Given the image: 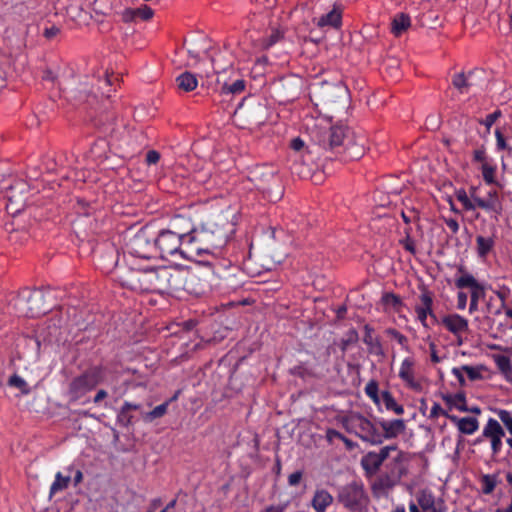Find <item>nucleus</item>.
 Returning a JSON list of instances; mask_svg holds the SVG:
<instances>
[{
    "label": "nucleus",
    "mask_w": 512,
    "mask_h": 512,
    "mask_svg": "<svg viewBox=\"0 0 512 512\" xmlns=\"http://www.w3.org/2000/svg\"><path fill=\"white\" fill-rule=\"evenodd\" d=\"M403 457L404 453L395 445L384 446L378 452L370 451L361 457L360 466L366 478L375 477L371 484L374 495H385L400 482L406 473Z\"/></svg>",
    "instance_id": "f257e3e1"
},
{
    "label": "nucleus",
    "mask_w": 512,
    "mask_h": 512,
    "mask_svg": "<svg viewBox=\"0 0 512 512\" xmlns=\"http://www.w3.org/2000/svg\"><path fill=\"white\" fill-rule=\"evenodd\" d=\"M319 143L326 149L342 153L344 160H358L365 153V138L356 135L343 125L332 126L319 136Z\"/></svg>",
    "instance_id": "f03ea898"
},
{
    "label": "nucleus",
    "mask_w": 512,
    "mask_h": 512,
    "mask_svg": "<svg viewBox=\"0 0 512 512\" xmlns=\"http://www.w3.org/2000/svg\"><path fill=\"white\" fill-rule=\"evenodd\" d=\"M162 274L163 267L157 269L136 268L124 284L133 290L164 293Z\"/></svg>",
    "instance_id": "7ed1b4c3"
},
{
    "label": "nucleus",
    "mask_w": 512,
    "mask_h": 512,
    "mask_svg": "<svg viewBox=\"0 0 512 512\" xmlns=\"http://www.w3.org/2000/svg\"><path fill=\"white\" fill-rule=\"evenodd\" d=\"M47 293L41 289L22 290L13 300V306L19 316L37 317L47 310Z\"/></svg>",
    "instance_id": "20e7f679"
},
{
    "label": "nucleus",
    "mask_w": 512,
    "mask_h": 512,
    "mask_svg": "<svg viewBox=\"0 0 512 512\" xmlns=\"http://www.w3.org/2000/svg\"><path fill=\"white\" fill-rule=\"evenodd\" d=\"M343 424L347 431L354 433L362 441L371 445H380V430L369 419L359 413H352L347 416Z\"/></svg>",
    "instance_id": "39448f33"
},
{
    "label": "nucleus",
    "mask_w": 512,
    "mask_h": 512,
    "mask_svg": "<svg viewBox=\"0 0 512 512\" xmlns=\"http://www.w3.org/2000/svg\"><path fill=\"white\" fill-rule=\"evenodd\" d=\"M337 500L352 512H361L366 508L369 497L362 481H352L339 488Z\"/></svg>",
    "instance_id": "423d86ee"
},
{
    "label": "nucleus",
    "mask_w": 512,
    "mask_h": 512,
    "mask_svg": "<svg viewBox=\"0 0 512 512\" xmlns=\"http://www.w3.org/2000/svg\"><path fill=\"white\" fill-rule=\"evenodd\" d=\"M179 226H191L190 222L183 218H176L171 222L168 229L159 232L154 238L156 250L162 255H174L181 251V241L179 237Z\"/></svg>",
    "instance_id": "0eeeda50"
},
{
    "label": "nucleus",
    "mask_w": 512,
    "mask_h": 512,
    "mask_svg": "<svg viewBox=\"0 0 512 512\" xmlns=\"http://www.w3.org/2000/svg\"><path fill=\"white\" fill-rule=\"evenodd\" d=\"M104 378L105 371L102 367H92L71 381L69 393L73 399H78L94 389Z\"/></svg>",
    "instance_id": "6e6552de"
},
{
    "label": "nucleus",
    "mask_w": 512,
    "mask_h": 512,
    "mask_svg": "<svg viewBox=\"0 0 512 512\" xmlns=\"http://www.w3.org/2000/svg\"><path fill=\"white\" fill-rule=\"evenodd\" d=\"M127 253L135 258L149 259L156 250L154 237L145 228L140 229L126 244Z\"/></svg>",
    "instance_id": "1a4fd4ad"
},
{
    "label": "nucleus",
    "mask_w": 512,
    "mask_h": 512,
    "mask_svg": "<svg viewBox=\"0 0 512 512\" xmlns=\"http://www.w3.org/2000/svg\"><path fill=\"white\" fill-rule=\"evenodd\" d=\"M416 502L409 503V512H445L442 498L436 497L429 489H421L415 494Z\"/></svg>",
    "instance_id": "9d476101"
},
{
    "label": "nucleus",
    "mask_w": 512,
    "mask_h": 512,
    "mask_svg": "<svg viewBox=\"0 0 512 512\" xmlns=\"http://www.w3.org/2000/svg\"><path fill=\"white\" fill-rule=\"evenodd\" d=\"M504 437L505 430L503 426L496 419L489 418L477 441L481 442L483 439L487 440L490 444L492 457H497L502 451Z\"/></svg>",
    "instance_id": "9b49d317"
},
{
    "label": "nucleus",
    "mask_w": 512,
    "mask_h": 512,
    "mask_svg": "<svg viewBox=\"0 0 512 512\" xmlns=\"http://www.w3.org/2000/svg\"><path fill=\"white\" fill-rule=\"evenodd\" d=\"M415 359L406 357L402 360L398 376L405 386L413 391L420 392L423 388L421 379L416 374Z\"/></svg>",
    "instance_id": "f8f14e48"
},
{
    "label": "nucleus",
    "mask_w": 512,
    "mask_h": 512,
    "mask_svg": "<svg viewBox=\"0 0 512 512\" xmlns=\"http://www.w3.org/2000/svg\"><path fill=\"white\" fill-rule=\"evenodd\" d=\"M342 11V4L333 1L332 8L319 17H315L313 21L320 28L337 29L342 24Z\"/></svg>",
    "instance_id": "ddd939ff"
},
{
    "label": "nucleus",
    "mask_w": 512,
    "mask_h": 512,
    "mask_svg": "<svg viewBox=\"0 0 512 512\" xmlns=\"http://www.w3.org/2000/svg\"><path fill=\"white\" fill-rule=\"evenodd\" d=\"M162 275L163 286H165L164 293H172L178 292L180 290H187L184 272L169 267H163Z\"/></svg>",
    "instance_id": "4468645a"
},
{
    "label": "nucleus",
    "mask_w": 512,
    "mask_h": 512,
    "mask_svg": "<svg viewBox=\"0 0 512 512\" xmlns=\"http://www.w3.org/2000/svg\"><path fill=\"white\" fill-rule=\"evenodd\" d=\"M162 275L163 286H165L164 293H172L178 292L180 290H187L184 272L169 267H163Z\"/></svg>",
    "instance_id": "2eb2a0df"
},
{
    "label": "nucleus",
    "mask_w": 512,
    "mask_h": 512,
    "mask_svg": "<svg viewBox=\"0 0 512 512\" xmlns=\"http://www.w3.org/2000/svg\"><path fill=\"white\" fill-rule=\"evenodd\" d=\"M414 310L417 320L422 324L423 327L428 328V316L435 318V314L433 312V295L430 291L426 289L423 290L419 296V303L415 305Z\"/></svg>",
    "instance_id": "dca6fc26"
},
{
    "label": "nucleus",
    "mask_w": 512,
    "mask_h": 512,
    "mask_svg": "<svg viewBox=\"0 0 512 512\" xmlns=\"http://www.w3.org/2000/svg\"><path fill=\"white\" fill-rule=\"evenodd\" d=\"M382 431H380L381 444L384 440L394 439L402 434L406 429V424L403 419H394L390 421L381 420L379 422Z\"/></svg>",
    "instance_id": "f3484780"
},
{
    "label": "nucleus",
    "mask_w": 512,
    "mask_h": 512,
    "mask_svg": "<svg viewBox=\"0 0 512 512\" xmlns=\"http://www.w3.org/2000/svg\"><path fill=\"white\" fill-rule=\"evenodd\" d=\"M443 326L452 334L460 337L469 329L468 320L459 314H449L442 318Z\"/></svg>",
    "instance_id": "a211bd4d"
},
{
    "label": "nucleus",
    "mask_w": 512,
    "mask_h": 512,
    "mask_svg": "<svg viewBox=\"0 0 512 512\" xmlns=\"http://www.w3.org/2000/svg\"><path fill=\"white\" fill-rule=\"evenodd\" d=\"M188 45L187 53L190 56L188 61L189 66H194L201 53L208 54L210 48V41L206 37H200L197 41L186 42Z\"/></svg>",
    "instance_id": "6ab92c4d"
},
{
    "label": "nucleus",
    "mask_w": 512,
    "mask_h": 512,
    "mask_svg": "<svg viewBox=\"0 0 512 512\" xmlns=\"http://www.w3.org/2000/svg\"><path fill=\"white\" fill-rule=\"evenodd\" d=\"M477 206L486 211H492L496 214H501L502 203L496 190H490L487 193L486 199H478Z\"/></svg>",
    "instance_id": "aec40b11"
},
{
    "label": "nucleus",
    "mask_w": 512,
    "mask_h": 512,
    "mask_svg": "<svg viewBox=\"0 0 512 512\" xmlns=\"http://www.w3.org/2000/svg\"><path fill=\"white\" fill-rule=\"evenodd\" d=\"M333 503V496L325 489H317L311 500V506L316 512H326Z\"/></svg>",
    "instance_id": "412c9836"
},
{
    "label": "nucleus",
    "mask_w": 512,
    "mask_h": 512,
    "mask_svg": "<svg viewBox=\"0 0 512 512\" xmlns=\"http://www.w3.org/2000/svg\"><path fill=\"white\" fill-rule=\"evenodd\" d=\"M449 419L456 424L458 430L465 435L474 434L479 428V421L474 417L449 416Z\"/></svg>",
    "instance_id": "4be33fe9"
},
{
    "label": "nucleus",
    "mask_w": 512,
    "mask_h": 512,
    "mask_svg": "<svg viewBox=\"0 0 512 512\" xmlns=\"http://www.w3.org/2000/svg\"><path fill=\"white\" fill-rule=\"evenodd\" d=\"M474 72L470 71L467 74L458 73L453 76L452 84L460 93H467L469 88L474 86L473 81Z\"/></svg>",
    "instance_id": "5701e85b"
},
{
    "label": "nucleus",
    "mask_w": 512,
    "mask_h": 512,
    "mask_svg": "<svg viewBox=\"0 0 512 512\" xmlns=\"http://www.w3.org/2000/svg\"><path fill=\"white\" fill-rule=\"evenodd\" d=\"M494 362L507 382H512V364L509 357L505 355H494Z\"/></svg>",
    "instance_id": "b1692460"
},
{
    "label": "nucleus",
    "mask_w": 512,
    "mask_h": 512,
    "mask_svg": "<svg viewBox=\"0 0 512 512\" xmlns=\"http://www.w3.org/2000/svg\"><path fill=\"white\" fill-rule=\"evenodd\" d=\"M411 25L410 17L407 14H396L391 22V30L395 36H400Z\"/></svg>",
    "instance_id": "393cba45"
},
{
    "label": "nucleus",
    "mask_w": 512,
    "mask_h": 512,
    "mask_svg": "<svg viewBox=\"0 0 512 512\" xmlns=\"http://www.w3.org/2000/svg\"><path fill=\"white\" fill-rule=\"evenodd\" d=\"M459 272H461V276L458 277L455 281V285L459 289L463 288H470L471 291L473 290H480L481 287H483L472 274L463 272L462 267L459 268Z\"/></svg>",
    "instance_id": "a878e982"
},
{
    "label": "nucleus",
    "mask_w": 512,
    "mask_h": 512,
    "mask_svg": "<svg viewBox=\"0 0 512 512\" xmlns=\"http://www.w3.org/2000/svg\"><path fill=\"white\" fill-rule=\"evenodd\" d=\"M176 82L178 87L185 92L194 90L198 85L196 76L190 72L180 74L177 77Z\"/></svg>",
    "instance_id": "bb28decb"
},
{
    "label": "nucleus",
    "mask_w": 512,
    "mask_h": 512,
    "mask_svg": "<svg viewBox=\"0 0 512 512\" xmlns=\"http://www.w3.org/2000/svg\"><path fill=\"white\" fill-rule=\"evenodd\" d=\"M381 401L387 410H391L397 415H402L404 413V407L396 402L395 398L389 391L386 390L381 393Z\"/></svg>",
    "instance_id": "cd10ccee"
},
{
    "label": "nucleus",
    "mask_w": 512,
    "mask_h": 512,
    "mask_svg": "<svg viewBox=\"0 0 512 512\" xmlns=\"http://www.w3.org/2000/svg\"><path fill=\"white\" fill-rule=\"evenodd\" d=\"M477 253L480 257L484 258L492 250L494 246V240L490 237L477 236Z\"/></svg>",
    "instance_id": "c85d7f7f"
},
{
    "label": "nucleus",
    "mask_w": 512,
    "mask_h": 512,
    "mask_svg": "<svg viewBox=\"0 0 512 512\" xmlns=\"http://www.w3.org/2000/svg\"><path fill=\"white\" fill-rule=\"evenodd\" d=\"M444 400L451 407H454L461 412L468 411V407L466 405V398L465 395L462 393L445 396Z\"/></svg>",
    "instance_id": "c756f323"
},
{
    "label": "nucleus",
    "mask_w": 512,
    "mask_h": 512,
    "mask_svg": "<svg viewBox=\"0 0 512 512\" xmlns=\"http://www.w3.org/2000/svg\"><path fill=\"white\" fill-rule=\"evenodd\" d=\"M481 172L483 179L487 184H496L498 187L502 188V185L495 180L496 166L492 165L488 161H484L481 165Z\"/></svg>",
    "instance_id": "7c9ffc66"
},
{
    "label": "nucleus",
    "mask_w": 512,
    "mask_h": 512,
    "mask_svg": "<svg viewBox=\"0 0 512 512\" xmlns=\"http://www.w3.org/2000/svg\"><path fill=\"white\" fill-rule=\"evenodd\" d=\"M480 482L482 486V492L486 495L491 494L498 483L497 475L484 474L481 476Z\"/></svg>",
    "instance_id": "2f4dec72"
},
{
    "label": "nucleus",
    "mask_w": 512,
    "mask_h": 512,
    "mask_svg": "<svg viewBox=\"0 0 512 512\" xmlns=\"http://www.w3.org/2000/svg\"><path fill=\"white\" fill-rule=\"evenodd\" d=\"M70 476H63L60 472L56 473L55 480L50 487V495H54L68 487Z\"/></svg>",
    "instance_id": "473e14b6"
},
{
    "label": "nucleus",
    "mask_w": 512,
    "mask_h": 512,
    "mask_svg": "<svg viewBox=\"0 0 512 512\" xmlns=\"http://www.w3.org/2000/svg\"><path fill=\"white\" fill-rule=\"evenodd\" d=\"M178 230H179V237H180V241H181V247L185 246L186 250L188 252H190L191 250H193L192 246H193L195 240L197 239V236L193 234V232H195V231L194 230L184 231V230L180 229V227L178 228Z\"/></svg>",
    "instance_id": "72a5a7b5"
},
{
    "label": "nucleus",
    "mask_w": 512,
    "mask_h": 512,
    "mask_svg": "<svg viewBox=\"0 0 512 512\" xmlns=\"http://www.w3.org/2000/svg\"><path fill=\"white\" fill-rule=\"evenodd\" d=\"M168 409V402H165L161 405L156 406L152 411L146 412L142 414L143 419L146 422H151L156 418H160L164 416Z\"/></svg>",
    "instance_id": "f704fd0d"
},
{
    "label": "nucleus",
    "mask_w": 512,
    "mask_h": 512,
    "mask_svg": "<svg viewBox=\"0 0 512 512\" xmlns=\"http://www.w3.org/2000/svg\"><path fill=\"white\" fill-rule=\"evenodd\" d=\"M8 385L19 389L22 394L27 395L30 393V388L27 382L17 374H14L9 378Z\"/></svg>",
    "instance_id": "c9c22d12"
},
{
    "label": "nucleus",
    "mask_w": 512,
    "mask_h": 512,
    "mask_svg": "<svg viewBox=\"0 0 512 512\" xmlns=\"http://www.w3.org/2000/svg\"><path fill=\"white\" fill-rule=\"evenodd\" d=\"M365 393L376 405L380 404L381 398L379 396L378 383L375 380H371L366 384Z\"/></svg>",
    "instance_id": "e433bc0d"
},
{
    "label": "nucleus",
    "mask_w": 512,
    "mask_h": 512,
    "mask_svg": "<svg viewBox=\"0 0 512 512\" xmlns=\"http://www.w3.org/2000/svg\"><path fill=\"white\" fill-rule=\"evenodd\" d=\"M495 413L510 434V437H512V413L505 409H498Z\"/></svg>",
    "instance_id": "4c0bfd02"
},
{
    "label": "nucleus",
    "mask_w": 512,
    "mask_h": 512,
    "mask_svg": "<svg viewBox=\"0 0 512 512\" xmlns=\"http://www.w3.org/2000/svg\"><path fill=\"white\" fill-rule=\"evenodd\" d=\"M456 198L462 204L465 210H474L476 207H478L465 190L457 191Z\"/></svg>",
    "instance_id": "58836bf2"
},
{
    "label": "nucleus",
    "mask_w": 512,
    "mask_h": 512,
    "mask_svg": "<svg viewBox=\"0 0 512 512\" xmlns=\"http://www.w3.org/2000/svg\"><path fill=\"white\" fill-rule=\"evenodd\" d=\"M363 341L366 345L373 348L379 346L378 339L374 336V329L370 325L364 326V337Z\"/></svg>",
    "instance_id": "ea45409f"
},
{
    "label": "nucleus",
    "mask_w": 512,
    "mask_h": 512,
    "mask_svg": "<svg viewBox=\"0 0 512 512\" xmlns=\"http://www.w3.org/2000/svg\"><path fill=\"white\" fill-rule=\"evenodd\" d=\"M484 287H481L480 290L476 289L471 291V300L469 306V313H474L478 309V301L480 298L484 296Z\"/></svg>",
    "instance_id": "a19ab883"
},
{
    "label": "nucleus",
    "mask_w": 512,
    "mask_h": 512,
    "mask_svg": "<svg viewBox=\"0 0 512 512\" xmlns=\"http://www.w3.org/2000/svg\"><path fill=\"white\" fill-rule=\"evenodd\" d=\"M382 301L387 307L394 308L395 310H398V308L402 305L401 299L392 293L385 294L382 297Z\"/></svg>",
    "instance_id": "79ce46f5"
},
{
    "label": "nucleus",
    "mask_w": 512,
    "mask_h": 512,
    "mask_svg": "<svg viewBox=\"0 0 512 512\" xmlns=\"http://www.w3.org/2000/svg\"><path fill=\"white\" fill-rule=\"evenodd\" d=\"M462 369H463L464 373H466L468 378L472 381L482 378L481 371L483 370V367H473V366L463 365Z\"/></svg>",
    "instance_id": "37998d69"
},
{
    "label": "nucleus",
    "mask_w": 512,
    "mask_h": 512,
    "mask_svg": "<svg viewBox=\"0 0 512 512\" xmlns=\"http://www.w3.org/2000/svg\"><path fill=\"white\" fill-rule=\"evenodd\" d=\"M233 273H230L228 277L226 276V280L229 279L231 281L229 287L232 289H236L238 286L241 285L243 273L239 271L237 268H233Z\"/></svg>",
    "instance_id": "c03bdc74"
},
{
    "label": "nucleus",
    "mask_w": 512,
    "mask_h": 512,
    "mask_svg": "<svg viewBox=\"0 0 512 512\" xmlns=\"http://www.w3.org/2000/svg\"><path fill=\"white\" fill-rule=\"evenodd\" d=\"M245 89V81L242 79L236 80L232 85L228 88L226 87V94L231 93L233 95L240 94Z\"/></svg>",
    "instance_id": "a18cd8bd"
},
{
    "label": "nucleus",
    "mask_w": 512,
    "mask_h": 512,
    "mask_svg": "<svg viewBox=\"0 0 512 512\" xmlns=\"http://www.w3.org/2000/svg\"><path fill=\"white\" fill-rule=\"evenodd\" d=\"M102 2V0H94L93 2L87 3L86 7L91 8L96 14L105 15L108 9L103 7Z\"/></svg>",
    "instance_id": "49530a36"
},
{
    "label": "nucleus",
    "mask_w": 512,
    "mask_h": 512,
    "mask_svg": "<svg viewBox=\"0 0 512 512\" xmlns=\"http://www.w3.org/2000/svg\"><path fill=\"white\" fill-rule=\"evenodd\" d=\"M136 10L137 17L142 20H149L153 16V10L147 5H143Z\"/></svg>",
    "instance_id": "de8ad7c7"
},
{
    "label": "nucleus",
    "mask_w": 512,
    "mask_h": 512,
    "mask_svg": "<svg viewBox=\"0 0 512 512\" xmlns=\"http://www.w3.org/2000/svg\"><path fill=\"white\" fill-rule=\"evenodd\" d=\"M387 334L393 337L401 346L405 347L407 344V337L397 331L396 329L390 328L387 330Z\"/></svg>",
    "instance_id": "09e8293b"
},
{
    "label": "nucleus",
    "mask_w": 512,
    "mask_h": 512,
    "mask_svg": "<svg viewBox=\"0 0 512 512\" xmlns=\"http://www.w3.org/2000/svg\"><path fill=\"white\" fill-rule=\"evenodd\" d=\"M439 415H444L449 418L450 415H448L440 404L434 403L430 410V418H437Z\"/></svg>",
    "instance_id": "8fccbe9b"
},
{
    "label": "nucleus",
    "mask_w": 512,
    "mask_h": 512,
    "mask_svg": "<svg viewBox=\"0 0 512 512\" xmlns=\"http://www.w3.org/2000/svg\"><path fill=\"white\" fill-rule=\"evenodd\" d=\"M131 420L132 416L129 414V411L121 407V411L118 414V421L123 425H129L131 423Z\"/></svg>",
    "instance_id": "3c124183"
},
{
    "label": "nucleus",
    "mask_w": 512,
    "mask_h": 512,
    "mask_svg": "<svg viewBox=\"0 0 512 512\" xmlns=\"http://www.w3.org/2000/svg\"><path fill=\"white\" fill-rule=\"evenodd\" d=\"M501 112L495 111L491 114H488L483 121V124L487 127V129H490V127L495 123V121L500 117Z\"/></svg>",
    "instance_id": "603ef678"
},
{
    "label": "nucleus",
    "mask_w": 512,
    "mask_h": 512,
    "mask_svg": "<svg viewBox=\"0 0 512 512\" xmlns=\"http://www.w3.org/2000/svg\"><path fill=\"white\" fill-rule=\"evenodd\" d=\"M288 503H279L275 505H269L264 508L261 512H285Z\"/></svg>",
    "instance_id": "864d4df0"
},
{
    "label": "nucleus",
    "mask_w": 512,
    "mask_h": 512,
    "mask_svg": "<svg viewBox=\"0 0 512 512\" xmlns=\"http://www.w3.org/2000/svg\"><path fill=\"white\" fill-rule=\"evenodd\" d=\"M326 438L328 442L332 443L335 439L346 440V437L343 436L340 432L334 429H328L326 432Z\"/></svg>",
    "instance_id": "5fc2aeb1"
},
{
    "label": "nucleus",
    "mask_w": 512,
    "mask_h": 512,
    "mask_svg": "<svg viewBox=\"0 0 512 512\" xmlns=\"http://www.w3.org/2000/svg\"><path fill=\"white\" fill-rule=\"evenodd\" d=\"M302 477H303L302 472L301 471H296V472H294V473L289 475V477H288V484L290 486H297L300 483Z\"/></svg>",
    "instance_id": "6e6d98bb"
},
{
    "label": "nucleus",
    "mask_w": 512,
    "mask_h": 512,
    "mask_svg": "<svg viewBox=\"0 0 512 512\" xmlns=\"http://www.w3.org/2000/svg\"><path fill=\"white\" fill-rule=\"evenodd\" d=\"M468 296L465 292H458L457 294V308L459 310H464L467 305Z\"/></svg>",
    "instance_id": "4d7b16f0"
},
{
    "label": "nucleus",
    "mask_w": 512,
    "mask_h": 512,
    "mask_svg": "<svg viewBox=\"0 0 512 512\" xmlns=\"http://www.w3.org/2000/svg\"><path fill=\"white\" fill-rule=\"evenodd\" d=\"M160 159V154L155 150H150L146 155L148 164H156Z\"/></svg>",
    "instance_id": "13d9d810"
},
{
    "label": "nucleus",
    "mask_w": 512,
    "mask_h": 512,
    "mask_svg": "<svg viewBox=\"0 0 512 512\" xmlns=\"http://www.w3.org/2000/svg\"><path fill=\"white\" fill-rule=\"evenodd\" d=\"M495 136H496V141H497V143H496L497 148L500 150L506 149L507 145H506L504 136L502 135L500 130L495 131Z\"/></svg>",
    "instance_id": "bf43d9fd"
},
{
    "label": "nucleus",
    "mask_w": 512,
    "mask_h": 512,
    "mask_svg": "<svg viewBox=\"0 0 512 512\" xmlns=\"http://www.w3.org/2000/svg\"><path fill=\"white\" fill-rule=\"evenodd\" d=\"M429 348H430V357H431V361L433 363H439L441 362V358L438 356L437 354V350H436V345L434 342H430L429 344Z\"/></svg>",
    "instance_id": "052dcab7"
},
{
    "label": "nucleus",
    "mask_w": 512,
    "mask_h": 512,
    "mask_svg": "<svg viewBox=\"0 0 512 512\" xmlns=\"http://www.w3.org/2000/svg\"><path fill=\"white\" fill-rule=\"evenodd\" d=\"M60 32V29L57 26H51L49 28H46L44 31V35L46 38L51 39L58 35Z\"/></svg>",
    "instance_id": "680f3d73"
},
{
    "label": "nucleus",
    "mask_w": 512,
    "mask_h": 512,
    "mask_svg": "<svg viewBox=\"0 0 512 512\" xmlns=\"http://www.w3.org/2000/svg\"><path fill=\"white\" fill-rule=\"evenodd\" d=\"M445 223L447 225V227L453 232V233H457L458 230H459V224L457 222V220L453 219V218H449V219H446L445 220Z\"/></svg>",
    "instance_id": "e2e57ef3"
},
{
    "label": "nucleus",
    "mask_w": 512,
    "mask_h": 512,
    "mask_svg": "<svg viewBox=\"0 0 512 512\" xmlns=\"http://www.w3.org/2000/svg\"><path fill=\"white\" fill-rule=\"evenodd\" d=\"M304 147V141L297 137L291 141V148L295 151H300Z\"/></svg>",
    "instance_id": "0e129e2a"
},
{
    "label": "nucleus",
    "mask_w": 512,
    "mask_h": 512,
    "mask_svg": "<svg viewBox=\"0 0 512 512\" xmlns=\"http://www.w3.org/2000/svg\"><path fill=\"white\" fill-rule=\"evenodd\" d=\"M137 17L136 10L135 9H126L123 12V19L125 21H132Z\"/></svg>",
    "instance_id": "69168bd1"
},
{
    "label": "nucleus",
    "mask_w": 512,
    "mask_h": 512,
    "mask_svg": "<svg viewBox=\"0 0 512 512\" xmlns=\"http://www.w3.org/2000/svg\"><path fill=\"white\" fill-rule=\"evenodd\" d=\"M463 369H462V366L459 367V368H453L452 369V374L458 379V381L460 382L461 385L464 384L465 382V379H464V376H463Z\"/></svg>",
    "instance_id": "338daca9"
},
{
    "label": "nucleus",
    "mask_w": 512,
    "mask_h": 512,
    "mask_svg": "<svg viewBox=\"0 0 512 512\" xmlns=\"http://www.w3.org/2000/svg\"><path fill=\"white\" fill-rule=\"evenodd\" d=\"M401 216L405 223H410L411 221L417 218L416 212L414 210L410 211V214H408L405 211H402Z\"/></svg>",
    "instance_id": "774afa93"
}]
</instances>
